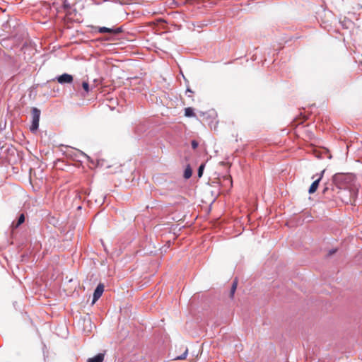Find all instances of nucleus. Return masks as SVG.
Instances as JSON below:
<instances>
[{
  "label": "nucleus",
  "mask_w": 362,
  "mask_h": 362,
  "mask_svg": "<svg viewBox=\"0 0 362 362\" xmlns=\"http://www.w3.org/2000/svg\"><path fill=\"white\" fill-rule=\"evenodd\" d=\"M324 172H325V170H323L320 176L312 183V185L310 187L309 190H308V192L310 194H313V193L316 192V190H317V187L319 186V182H320V180H321V178H322V177L323 175Z\"/></svg>",
  "instance_id": "6"
},
{
  "label": "nucleus",
  "mask_w": 362,
  "mask_h": 362,
  "mask_svg": "<svg viewBox=\"0 0 362 362\" xmlns=\"http://www.w3.org/2000/svg\"><path fill=\"white\" fill-rule=\"evenodd\" d=\"M82 87L83 88V90L86 91V93H88L90 89H89V84L87 81H83L82 83Z\"/></svg>",
  "instance_id": "15"
},
{
  "label": "nucleus",
  "mask_w": 362,
  "mask_h": 362,
  "mask_svg": "<svg viewBox=\"0 0 362 362\" xmlns=\"http://www.w3.org/2000/svg\"><path fill=\"white\" fill-rule=\"evenodd\" d=\"M187 92L192 93V91L189 88H187Z\"/></svg>",
  "instance_id": "19"
},
{
  "label": "nucleus",
  "mask_w": 362,
  "mask_h": 362,
  "mask_svg": "<svg viewBox=\"0 0 362 362\" xmlns=\"http://www.w3.org/2000/svg\"><path fill=\"white\" fill-rule=\"evenodd\" d=\"M198 145H199V144L197 141L193 140L192 141V147L193 149H196L197 148Z\"/></svg>",
  "instance_id": "17"
},
{
  "label": "nucleus",
  "mask_w": 362,
  "mask_h": 362,
  "mask_svg": "<svg viewBox=\"0 0 362 362\" xmlns=\"http://www.w3.org/2000/svg\"><path fill=\"white\" fill-rule=\"evenodd\" d=\"M192 171L191 168L189 167H187L184 171V177L185 179H189L192 176Z\"/></svg>",
  "instance_id": "10"
},
{
  "label": "nucleus",
  "mask_w": 362,
  "mask_h": 362,
  "mask_svg": "<svg viewBox=\"0 0 362 362\" xmlns=\"http://www.w3.org/2000/svg\"><path fill=\"white\" fill-rule=\"evenodd\" d=\"M335 252V250L330 251V255L334 254Z\"/></svg>",
  "instance_id": "20"
},
{
  "label": "nucleus",
  "mask_w": 362,
  "mask_h": 362,
  "mask_svg": "<svg viewBox=\"0 0 362 362\" xmlns=\"http://www.w3.org/2000/svg\"><path fill=\"white\" fill-rule=\"evenodd\" d=\"M185 115L187 117H192L194 115L193 109L191 107L185 108Z\"/></svg>",
  "instance_id": "12"
},
{
  "label": "nucleus",
  "mask_w": 362,
  "mask_h": 362,
  "mask_svg": "<svg viewBox=\"0 0 362 362\" xmlns=\"http://www.w3.org/2000/svg\"><path fill=\"white\" fill-rule=\"evenodd\" d=\"M104 291V286L102 284H99L96 288L94 291L93 296V302L92 303L94 304L102 296L103 293Z\"/></svg>",
  "instance_id": "3"
},
{
  "label": "nucleus",
  "mask_w": 362,
  "mask_h": 362,
  "mask_svg": "<svg viewBox=\"0 0 362 362\" xmlns=\"http://www.w3.org/2000/svg\"><path fill=\"white\" fill-rule=\"evenodd\" d=\"M78 153L82 154L83 156L88 157L86 153H83L81 151H79Z\"/></svg>",
  "instance_id": "18"
},
{
  "label": "nucleus",
  "mask_w": 362,
  "mask_h": 362,
  "mask_svg": "<svg viewBox=\"0 0 362 362\" xmlns=\"http://www.w3.org/2000/svg\"><path fill=\"white\" fill-rule=\"evenodd\" d=\"M24 221H25V216L23 214H21L19 216L17 221H13V223L11 224L12 229L13 230V229L18 228Z\"/></svg>",
  "instance_id": "7"
},
{
  "label": "nucleus",
  "mask_w": 362,
  "mask_h": 362,
  "mask_svg": "<svg viewBox=\"0 0 362 362\" xmlns=\"http://www.w3.org/2000/svg\"><path fill=\"white\" fill-rule=\"evenodd\" d=\"M39 127V121H32V124L30 126V131L31 132H35Z\"/></svg>",
  "instance_id": "11"
},
{
  "label": "nucleus",
  "mask_w": 362,
  "mask_h": 362,
  "mask_svg": "<svg viewBox=\"0 0 362 362\" xmlns=\"http://www.w3.org/2000/svg\"><path fill=\"white\" fill-rule=\"evenodd\" d=\"M32 113V121H39L40 117V110L37 107H33L31 111Z\"/></svg>",
  "instance_id": "8"
},
{
  "label": "nucleus",
  "mask_w": 362,
  "mask_h": 362,
  "mask_svg": "<svg viewBox=\"0 0 362 362\" xmlns=\"http://www.w3.org/2000/svg\"><path fill=\"white\" fill-rule=\"evenodd\" d=\"M236 288H237V281H234L233 282V284H232V286H231V289H230V297L233 296V295H234V293L235 292Z\"/></svg>",
  "instance_id": "13"
},
{
  "label": "nucleus",
  "mask_w": 362,
  "mask_h": 362,
  "mask_svg": "<svg viewBox=\"0 0 362 362\" xmlns=\"http://www.w3.org/2000/svg\"><path fill=\"white\" fill-rule=\"evenodd\" d=\"M73 79V76L69 74H63L57 77V81L61 84L71 83Z\"/></svg>",
  "instance_id": "4"
},
{
  "label": "nucleus",
  "mask_w": 362,
  "mask_h": 362,
  "mask_svg": "<svg viewBox=\"0 0 362 362\" xmlns=\"http://www.w3.org/2000/svg\"><path fill=\"white\" fill-rule=\"evenodd\" d=\"M104 360V354H98L93 358H90L88 359L87 362H103Z\"/></svg>",
  "instance_id": "9"
},
{
  "label": "nucleus",
  "mask_w": 362,
  "mask_h": 362,
  "mask_svg": "<svg viewBox=\"0 0 362 362\" xmlns=\"http://www.w3.org/2000/svg\"><path fill=\"white\" fill-rule=\"evenodd\" d=\"M211 21L210 20L203 21L199 22H192L188 24V28L192 30H197L200 32V30L210 24Z\"/></svg>",
  "instance_id": "2"
},
{
  "label": "nucleus",
  "mask_w": 362,
  "mask_h": 362,
  "mask_svg": "<svg viewBox=\"0 0 362 362\" xmlns=\"http://www.w3.org/2000/svg\"><path fill=\"white\" fill-rule=\"evenodd\" d=\"M353 180L350 174L337 173L333 176V182L339 188H345Z\"/></svg>",
  "instance_id": "1"
},
{
  "label": "nucleus",
  "mask_w": 362,
  "mask_h": 362,
  "mask_svg": "<svg viewBox=\"0 0 362 362\" xmlns=\"http://www.w3.org/2000/svg\"><path fill=\"white\" fill-rule=\"evenodd\" d=\"M187 351H188L187 349H186L185 353L182 355L177 357V359H178V360H184V359H185L186 357H187Z\"/></svg>",
  "instance_id": "16"
},
{
  "label": "nucleus",
  "mask_w": 362,
  "mask_h": 362,
  "mask_svg": "<svg viewBox=\"0 0 362 362\" xmlns=\"http://www.w3.org/2000/svg\"><path fill=\"white\" fill-rule=\"evenodd\" d=\"M98 32L100 33L118 34L122 32V29H121V28H106V27H99Z\"/></svg>",
  "instance_id": "5"
},
{
  "label": "nucleus",
  "mask_w": 362,
  "mask_h": 362,
  "mask_svg": "<svg viewBox=\"0 0 362 362\" xmlns=\"http://www.w3.org/2000/svg\"><path fill=\"white\" fill-rule=\"evenodd\" d=\"M204 167H205V164L204 163H202L198 168V172H197V174H198V176L199 177H201L203 175V172H204Z\"/></svg>",
  "instance_id": "14"
}]
</instances>
